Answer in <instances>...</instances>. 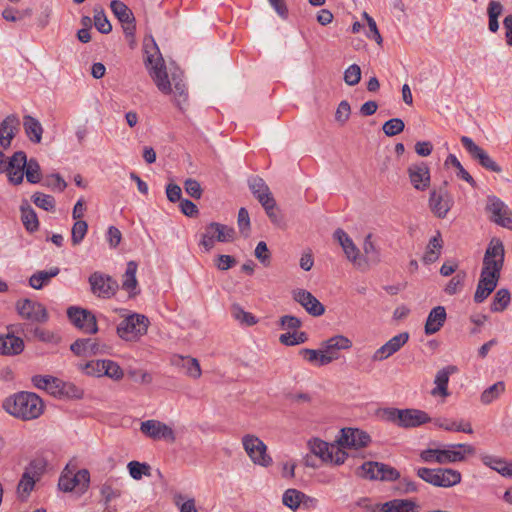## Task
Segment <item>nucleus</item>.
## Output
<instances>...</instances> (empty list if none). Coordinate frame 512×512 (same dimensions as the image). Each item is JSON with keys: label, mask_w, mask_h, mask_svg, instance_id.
<instances>
[{"label": "nucleus", "mask_w": 512, "mask_h": 512, "mask_svg": "<svg viewBox=\"0 0 512 512\" xmlns=\"http://www.w3.org/2000/svg\"><path fill=\"white\" fill-rule=\"evenodd\" d=\"M24 130L30 141L40 143L43 134L41 123L30 115L24 116L23 122Z\"/></svg>", "instance_id": "obj_35"}, {"label": "nucleus", "mask_w": 512, "mask_h": 512, "mask_svg": "<svg viewBox=\"0 0 512 512\" xmlns=\"http://www.w3.org/2000/svg\"><path fill=\"white\" fill-rule=\"evenodd\" d=\"M442 246L441 234L437 232V234L432 237L428 243L426 252L423 256V261L427 264L435 262L439 258Z\"/></svg>", "instance_id": "obj_40"}, {"label": "nucleus", "mask_w": 512, "mask_h": 512, "mask_svg": "<svg viewBox=\"0 0 512 512\" xmlns=\"http://www.w3.org/2000/svg\"><path fill=\"white\" fill-rule=\"evenodd\" d=\"M386 420L402 428H416L432 421L430 416L419 409H386Z\"/></svg>", "instance_id": "obj_5"}, {"label": "nucleus", "mask_w": 512, "mask_h": 512, "mask_svg": "<svg viewBox=\"0 0 512 512\" xmlns=\"http://www.w3.org/2000/svg\"><path fill=\"white\" fill-rule=\"evenodd\" d=\"M504 391L505 383L503 381H498L482 392L480 401L482 404L488 405L498 399Z\"/></svg>", "instance_id": "obj_43"}, {"label": "nucleus", "mask_w": 512, "mask_h": 512, "mask_svg": "<svg viewBox=\"0 0 512 512\" xmlns=\"http://www.w3.org/2000/svg\"><path fill=\"white\" fill-rule=\"evenodd\" d=\"M145 65L157 88L164 94H173L176 105L183 110L188 92L181 73L173 72L169 77L164 59L153 39L145 42Z\"/></svg>", "instance_id": "obj_1"}, {"label": "nucleus", "mask_w": 512, "mask_h": 512, "mask_svg": "<svg viewBox=\"0 0 512 512\" xmlns=\"http://www.w3.org/2000/svg\"><path fill=\"white\" fill-rule=\"evenodd\" d=\"M310 451L322 461L328 462V458H331L330 448L332 444H329L321 439L314 438L308 442Z\"/></svg>", "instance_id": "obj_42"}, {"label": "nucleus", "mask_w": 512, "mask_h": 512, "mask_svg": "<svg viewBox=\"0 0 512 512\" xmlns=\"http://www.w3.org/2000/svg\"><path fill=\"white\" fill-rule=\"evenodd\" d=\"M510 292L505 289H499L493 299L491 304V310L493 312H501L507 308L510 303Z\"/></svg>", "instance_id": "obj_52"}, {"label": "nucleus", "mask_w": 512, "mask_h": 512, "mask_svg": "<svg viewBox=\"0 0 512 512\" xmlns=\"http://www.w3.org/2000/svg\"><path fill=\"white\" fill-rule=\"evenodd\" d=\"M31 380L36 388L45 390L53 396L63 394V382L57 377L51 375H35Z\"/></svg>", "instance_id": "obj_26"}, {"label": "nucleus", "mask_w": 512, "mask_h": 512, "mask_svg": "<svg viewBox=\"0 0 512 512\" xmlns=\"http://www.w3.org/2000/svg\"><path fill=\"white\" fill-rule=\"evenodd\" d=\"M486 210L491 214V221L512 230V211L500 198L488 196Z\"/></svg>", "instance_id": "obj_11"}, {"label": "nucleus", "mask_w": 512, "mask_h": 512, "mask_svg": "<svg viewBox=\"0 0 512 512\" xmlns=\"http://www.w3.org/2000/svg\"><path fill=\"white\" fill-rule=\"evenodd\" d=\"M110 7L117 19L123 24L125 34L132 36L135 31V18L131 9L119 0L111 1Z\"/></svg>", "instance_id": "obj_21"}, {"label": "nucleus", "mask_w": 512, "mask_h": 512, "mask_svg": "<svg viewBox=\"0 0 512 512\" xmlns=\"http://www.w3.org/2000/svg\"><path fill=\"white\" fill-rule=\"evenodd\" d=\"M231 314L240 324L252 326L257 323V319L251 313L246 312L239 304L231 306Z\"/></svg>", "instance_id": "obj_48"}, {"label": "nucleus", "mask_w": 512, "mask_h": 512, "mask_svg": "<svg viewBox=\"0 0 512 512\" xmlns=\"http://www.w3.org/2000/svg\"><path fill=\"white\" fill-rule=\"evenodd\" d=\"M452 165L457 169V176L467 183H469L472 187L476 186V181L473 177L464 169L460 161L453 154H449L445 160V165Z\"/></svg>", "instance_id": "obj_51"}, {"label": "nucleus", "mask_w": 512, "mask_h": 512, "mask_svg": "<svg viewBox=\"0 0 512 512\" xmlns=\"http://www.w3.org/2000/svg\"><path fill=\"white\" fill-rule=\"evenodd\" d=\"M21 221L25 229L29 232H35L39 228V221L33 208L26 202L20 206Z\"/></svg>", "instance_id": "obj_39"}, {"label": "nucleus", "mask_w": 512, "mask_h": 512, "mask_svg": "<svg viewBox=\"0 0 512 512\" xmlns=\"http://www.w3.org/2000/svg\"><path fill=\"white\" fill-rule=\"evenodd\" d=\"M127 468L130 476L134 480H140L143 476H150L151 467L147 463H141L138 461H131L128 463Z\"/></svg>", "instance_id": "obj_53"}, {"label": "nucleus", "mask_w": 512, "mask_h": 512, "mask_svg": "<svg viewBox=\"0 0 512 512\" xmlns=\"http://www.w3.org/2000/svg\"><path fill=\"white\" fill-rule=\"evenodd\" d=\"M242 446L253 464L261 467L272 465V457L267 453V445L256 435L245 434L242 439Z\"/></svg>", "instance_id": "obj_8"}, {"label": "nucleus", "mask_w": 512, "mask_h": 512, "mask_svg": "<svg viewBox=\"0 0 512 512\" xmlns=\"http://www.w3.org/2000/svg\"><path fill=\"white\" fill-rule=\"evenodd\" d=\"M185 192L194 199H200L203 189L196 179L188 178L184 182Z\"/></svg>", "instance_id": "obj_63"}, {"label": "nucleus", "mask_w": 512, "mask_h": 512, "mask_svg": "<svg viewBox=\"0 0 512 512\" xmlns=\"http://www.w3.org/2000/svg\"><path fill=\"white\" fill-rule=\"evenodd\" d=\"M207 228L214 237V240L218 242H232L235 239V230L227 225L211 222L207 225Z\"/></svg>", "instance_id": "obj_34"}, {"label": "nucleus", "mask_w": 512, "mask_h": 512, "mask_svg": "<svg viewBox=\"0 0 512 512\" xmlns=\"http://www.w3.org/2000/svg\"><path fill=\"white\" fill-rule=\"evenodd\" d=\"M417 476L425 482L437 487H452L460 483L461 473L450 468H419Z\"/></svg>", "instance_id": "obj_7"}, {"label": "nucleus", "mask_w": 512, "mask_h": 512, "mask_svg": "<svg viewBox=\"0 0 512 512\" xmlns=\"http://www.w3.org/2000/svg\"><path fill=\"white\" fill-rule=\"evenodd\" d=\"M461 143L471 155V157L479 162V164L492 172L501 173V167L487 154V152L478 146L470 137L462 136Z\"/></svg>", "instance_id": "obj_14"}, {"label": "nucleus", "mask_w": 512, "mask_h": 512, "mask_svg": "<svg viewBox=\"0 0 512 512\" xmlns=\"http://www.w3.org/2000/svg\"><path fill=\"white\" fill-rule=\"evenodd\" d=\"M140 431L148 438L158 441L165 440L170 443L175 442V432L169 425L159 420H146L140 425Z\"/></svg>", "instance_id": "obj_12"}, {"label": "nucleus", "mask_w": 512, "mask_h": 512, "mask_svg": "<svg viewBox=\"0 0 512 512\" xmlns=\"http://www.w3.org/2000/svg\"><path fill=\"white\" fill-rule=\"evenodd\" d=\"M475 449L469 444H452L444 449H426L420 458L426 463L447 464L464 461L466 455H473Z\"/></svg>", "instance_id": "obj_4"}, {"label": "nucleus", "mask_w": 512, "mask_h": 512, "mask_svg": "<svg viewBox=\"0 0 512 512\" xmlns=\"http://www.w3.org/2000/svg\"><path fill=\"white\" fill-rule=\"evenodd\" d=\"M33 202L34 204L42 208L46 211L53 210L55 207V200L51 195L43 194V193H35L33 195Z\"/></svg>", "instance_id": "obj_59"}, {"label": "nucleus", "mask_w": 512, "mask_h": 512, "mask_svg": "<svg viewBox=\"0 0 512 512\" xmlns=\"http://www.w3.org/2000/svg\"><path fill=\"white\" fill-rule=\"evenodd\" d=\"M357 475L370 480H384V464L366 462L358 468Z\"/></svg>", "instance_id": "obj_37"}, {"label": "nucleus", "mask_w": 512, "mask_h": 512, "mask_svg": "<svg viewBox=\"0 0 512 512\" xmlns=\"http://www.w3.org/2000/svg\"><path fill=\"white\" fill-rule=\"evenodd\" d=\"M446 320V310L443 306L434 307L428 314L425 323V333L432 335L437 333L444 325Z\"/></svg>", "instance_id": "obj_29"}, {"label": "nucleus", "mask_w": 512, "mask_h": 512, "mask_svg": "<svg viewBox=\"0 0 512 512\" xmlns=\"http://www.w3.org/2000/svg\"><path fill=\"white\" fill-rule=\"evenodd\" d=\"M503 12V6L499 1L492 0L489 2L487 13L489 17V30L497 32L499 29L498 18Z\"/></svg>", "instance_id": "obj_44"}, {"label": "nucleus", "mask_w": 512, "mask_h": 512, "mask_svg": "<svg viewBox=\"0 0 512 512\" xmlns=\"http://www.w3.org/2000/svg\"><path fill=\"white\" fill-rule=\"evenodd\" d=\"M88 231V224L84 220H78L74 223L71 230V241L74 246L79 245Z\"/></svg>", "instance_id": "obj_55"}, {"label": "nucleus", "mask_w": 512, "mask_h": 512, "mask_svg": "<svg viewBox=\"0 0 512 512\" xmlns=\"http://www.w3.org/2000/svg\"><path fill=\"white\" fill-rule=\"evenodd\" d=\"M94 24L97 30L103 34H108L112 30V26L103 10H95Z\"/></svg>", "instance_id": "obj_60"}, {"label": "nucleus", "mask_w": 512, "mask_h": 512, "mask_svg": "<svg viewBox=\"0 0 512 512\" xmlns=\"http://www.w3.org/2000/svg\"><path fill=\"white\" fill-rule=\"evenodd\" d=\"M35 479L30 475L29 472L23 473L18 485H17V495L18 497L24 501L28 498L31 491L34 489Z\"/></svg>", "instance_id": "obj_46"}, {"label": "nucleus", "mask_w": 512, "mask_h": 512, "mask_svg": "<svg viewBox=\"0 0 512 512\" xmlns=\"http://www.w3.org/2000/svg\"><path fill=\"white\" fill-rule=\"evenodd\" d=\"M361 80V68L357 64L350 65L344 71V82L349 86L358 84Z\"/></svg>", "instance_id": "obj_58"}, {"label": "nucleus", "mask_w": 512, "mask_h": 512, "mask_svg": "<svg viewBox=\"0 0 512 512\" xmlns=\"http://www.w3.org/2000/svg\"><path fill=\"white\" fill-rule=\"evenodd\" d=\"M249 188L261 205L271 204V200L274 199L269 187L262 178L254 177L250 179Z\"/></svg>", "instance_id": "obj_31"}, {"label": "nucleus", "mask_w": 512, "mask_h": 512, "mask_svg": "<svg viewBox=\"0 0 512 512\" xmlns=\"http://www.w3.org/2000/svg\"><path fill=\"white\" fill-rule=\"evenodd\" d=\"M60 273L58 267H52L48 271H37L29 278V285L36 290L41 289L44 285H47L50 280Z\"/></svg>", "instance_id": "obj_38"}, {"label": "nucleus", "mask_w": 512, "mask_h": 512, "mask_svg": "<svg viewBox=\"0 0 512 512\" xmlns=\"http://www.w3.org/2000/svg\"><path fill=\"white\" fill-rule=\"evenodd\" d=\"M67 316L74 326L84 333H97L98 326L96 316L91 311L71 306L67 309Z\"/></svg>", "instance_id": "obj_10"}, {"label": "nucleus", "mask_w": 512, "mask_h": 512, "mask_svg": "<svg viewBox=\"0 0 512 512\" xmlns=\"http://www.w3.org/2000/svg\"><path fill=\"white\" fill-rule=\"evenodd\" d=\"M137 269V263L135 261H129L122 277V288L129 293L130 298H134L140 293L136 278Z\"/></svg>", "instance_id": "obj_28"}, {"label": "nucleus", "mask_w": 512, "mask_h": 512, "mask_svg": "<svg viewBox=\"0 0 512 512\" xmlns=\"http://www.w3.org/2000/svg\"><path fill=\"white\" fill-rule=\"evenodd\" d=\"M386 512H418V506L411 499H393L386 501Z\"/></svg>", "instance_id": "obj_41"}, {"label": "nucleus", "mask_w": 512, "mask_h": 512, "mask_svg": "<svg viewBox=\"0 0 512 512\" xmlns=\"http://www.w3.org/2000/svg\"><path fill=\"white\" fill-rule=\"evenodd\" d=\"M293 299L314 317L321 316L325 312L324 305L307 290H295L293 292Z\"/></svg>", "instance_id": "obj_20"}, {"label": "nucleus", "mask_w": 512, "mask_h": 512, "mask_svg": "<svg viewBox=\"0 0 512 512\" xmlns=\"http://www.w3.org/2000/svg\"><path fill=\"white\" fill-rule=\"evenodd\" d=\"M149 325L150 321L145 315L132 313L118 324L117 334L125 341H137L147 333Z\"/></svg>", "instance_id": "obj_6"}, {"label": "nucleus", "mask_w": 512, "mask_h": 512, "mask_svg": "<svg viewBox=\"0 0 512 512\" xmlns=\"http://www.w3.org/2000/svg\"><path fill=\"white\" fill-rule=\"evenodd\" d=\"M106 348L107 346L105 344H101L96 339L91 338L77 339L70 346L71 351L75 355L82 357L104 353Z\"/></svg>", "instance_id": "obj_22"}, {"label": "nucleus", "mask_w": 512, "mask_h": 512, "mask_svg": "<svg viewBox=\"0 0 512 512\" xmlns=\"http://www.w3.org/2000/svg\"><path fill=\"white\" fill-rule=\"evenodd\" d=\"M100 494L104 500V505L109 506V503L113 499L119 498L122 495V490L119 487L114 486L113 483L108 480L102 484Z\"/></svg>", "instance_id": "obj_50"}, {"label": "nucleus", "mask_w": 512, "mask_h": 512, "mask_svg": "<svg viewBox=\"0 0 512 512\" xmlns=\"http://www.w3.org/2000/svg\"><path fill=\"white\" fill-rule=\"evenodd\" d=\"M24 349V342L20 337L14 335H0V354L17 355Z\"/></svg>", "instance_id": "obj_30"}, {"label": "nucleus", "mask_w": 512, "mask_h": 512, "mask_svg": "<svg viewBox=\"0 0 512 512\" xmlns=\"http://www.w3.org/2000/svg\"><path fill=\"white\" fill-rule=\"evenodd\" d=\"M306 500L312 501L313 498L305 495L303 492L297 489H287L284 492L282 498L283 504L291 510H296L299 508L301 503L306 504Z\"/></svg>", "instance_id": "obj_36"}, {"label": "nucleus", "mask_w": 512, "mask_h": 512, "mask_svg": "<svg viewBox=\"0 0 512 512\" xmlns=\"http://www.w3.org/2000/svg\"><path fill=\"white\" fill-rule=\"evenodd\" d=\"M456 371L457 368L454 365H449L439 370L434 379L435 387L431 390L430 394L433 397H448L450 395L448 391L449 378Z\"/></svg>", "instance_id": "obj_25"}, {"label": "nucleus", "mask_w": 512, "mask_h": 512, "mask_svg": "<svg viewBox=\"0 0 512 512\" xmlns=\"http://www.w3.org/2000/svg\"><path fill=\"white\" fill-rule=\"evenodd\" d=\"M89 284L91 292L95 296L105 299L113 297L119 288L115 279L101 272L92 273L89 277Z\"/></svg>", "instance_id": "obj_9"}, {"label": "nucleus", "mask_w": 512, "mask_h": 512, "mask_svg": "<svg viewBox=\"0 0 512 512\" xmlns=\"http://www.w3.org/2000/svg\"><path fill=\"white\" fill-rule=\"evenodd\" d=\"M3 409L11 416L23 421L34 420L44 411L42 399L32 392H19L3 401Z\"/></svg>", "instance_id": "obj_3"}, {"label": "nucleus", "mask_w": 512, "mask_h": 512, "mask_svg": "<svg viewBox=\"0 0 512 512\" xmlns=\"http://www.w3.org/2000/svg\"><path fill=\"white\" fill-rule=\"evenodd\" d=\"M435 425L443 428L447 431H457L471 434L473 433V429L470 423H457L456 421L449 420L446 418H439L435 420Z\"/></svg>", "instance_id": "obj_45"}, {"label": "nucleus", "mask_w": 512, "mask_h": 512, "mask_svg": "<svg viewBox=\"0 0 512 512\" xmlns=\"http://www.w3.org/2000/svg\"><path fill=\"white\" fill-rule=\"evenodd\" d=\"M183 368L186 370V374L193 378L198 379L202 375L201 367L199 364V361L196 358L193 357H183Z\"/></svg>", "instance_id": "obj_56"}, {"label": "nucleus", "mask_w": 512, "mask_h": 512, "mask_svg": "<svg viewBox=\"0 0 512 512\" xmlns=\"http://www.w3.org/2000/svg\"><path fill=\"white\" fill-rule=\"evenodd\" d=\"M334 239L338 241L343 249L346 258L353 263V265L361 270L366 268V262L360 256V251L354 244L349 235L342 229H337L334 232Z\"/></svg>", "instance_id": "obj_16"}, {"label": "nucleus", "mask_w": 512, "mask_h": 512, "mask_svg": "<svg viewBox=\"0 0 512 512\" xmlns=\"http://www.w3.org/2000/svg\"><path fill=\"white\" fill-rule=\"evenodd\" d=\"M103 367H104V360H96V361H90L86 363L85 365L81 366V369L86 372V374L95 376V377H102L103 376Z\"/></svg>", "instance_id": "obj_64"}, {"label": "nucleus", "mask_w": 512, "mask_h": 512, "mask_svg": "<svg viewBox=\"0 0 512 512\" xmlns=\"http://www.w3.org/2000/svg\"><path fill=\"white\" fill-rule=\"evenodd\" d=\"M351 114L350 104L343 100L339 103L336 112H335V121L339 124V126L345 125L348 121Z\"/></svg>", "instance_id": "obj_61"}, {"label": "nucleus", "mask_w": 512, "mask_h": 512, "mask_svg": "<svg viewBox=\"0 0 512 512\" xmlns=\"http://www.w3.org/2000/svg\"><path fill=\"white\" fill-rule=\"evenodd\" d=\"M299 355L308 363L315 366H325L331 363V358L326 356L323 348L320 349H309L302 348L299 350Z\"/></svg>", "instance_id": "obj_33"}, {"label": "nucleus", "mask_w": 512, "mask_h": 512, "mask_svg": "<svg viewBox=\"0 0 512 512\" xmlns=\"http://www.w3.org/2000/svg\"><path fill=\"white\" fill-rule=\"evenodd\" d=\"M447 182L439 190H433L429 197L431 211L439 218H444L451 208V201L446 190Z\"/></svg>", "instance_id": "obj_19"}, {"label": "nucleus", "mask_w": 512, "mask_h": 512, "mask_svg": "<svg viewBox=\"0 0 512 512\" xmlns=\"http://www.w3.org/2000/svg\"><path fill=\"white\" fill-rule=\"evenodd\" d=\"M326 356L332 357L331 362L339 358V350H346L352 347L350 339L343 335L333 336L321 344Z\"/></svg>", "instance_id": "obj_27"}, {"label": "nucleus", "mask_w": 512, "mask_h": 512, "mask_svg": "<svg viewBox=\"0 0 512 512\" xmlns=\"http://www.w3.org/2000/svg\"><path fill=\"white\" fill-rule=\"evenodd\" d=\"M410 182L417 190L424 191L430 184V171L426 163L413 164L408 168Z\"/></svg>", "instance_id": "obj_24"}, {"label": "nucleus", "mask_w": 512, "mask_h": 512, "mask_svg": "<svg viewBox=\"0 0 512 512\" xmlns=\"http://www.w3.org/2000/svg\"><path fill=\"white\" fill-rule=\"evenodd\" d=\"M19 315L33 322L44 323L48 320L46 308L39 302L30 299H21L16 302Z\"/></svg>", "instance_id": "obj_15"}, {"label": "nucleus", "mask_w": 512, "mask_h": 512, "mask_svg": "<svg viewBox=\"0 0 512 512\" xmlns=\"http://www.w3.org/2000/svg\"><path fill=\"white\" fill-rule=\"evenodd\" d=\"M90 483V473L87 469H81L75 474L65 472L60 476L58 486L64 492H70L78 489L80 493H84Z\"/></svg>", "instance_id": "obj_13"}, {"label": "nucleus", "mask_w": 512, "mask_h": 512, "mask_svg": "<svg viewBox=\"0 0 512 512\" xmlns=\"http://www.w3.org/2000/svg\"><path fill=\"white\" fill-rule=\"evenodd\" d=\"M415 490V485L413 482L408 481L403 478L398 480V482H392L389 486H386V492L389 491L387 496L392 495H401Z\"/></svg>", "instance_id": "obj_49"}, {"label": "nucleus", "mask_w": 512, "mask_h": 512, "mask_svg": "<svg viewBox=\"0 0 512 512\" xmlns=\"http://www.w3.org/2000/svg\"><path fill=\"white\" fill-rule=\"evenodd\" d=\"M20 129V119L17 115H8L0 124V146L7 149L11 145L12 139Z\"/></svg>", "instance_id": "obj_23"}, {"label": "nucleus", "mask_w": 512, "mask_h": 512, "mask_svg": "<svg viewBox=\"0 0 512 512\" xmlns=\"http://www.w3.org/2000/svg\"><path fill=\"white\" fill-rule=\"evenodd\" d=\"M505 249L499 238H492L486 248L474 301L481 303L494 291L504 265Z\"/></svg>", "instance_id": "obj_2"}, {"label": "nucleus", "mask_w": 512, "mask_h": 512, "mask_svg": "<svg viewBox=\"0 0 512 512\" xmlns=\"http://www.w3.org/2000/svg\"><path fill=\"white\" fill-rule=\"evenodd\" d=\"M24 170V175L29 183L36 184L41 180V169L36 159L27 160Z\"/></svg>", "instance_id": "obj_54"}, {"label": "nucleus", "mask_w": 512, "mask_h": 512, "mask_svg": "<svg viewBox=\"0 0 512 512\" xmlns=\"http://www.w3.org/2000/svg\"><path fill=\"white\" fill-rule=\"evenodd\" d=\"M481 460L484 465L497 471L500 475L512 478V462L493 455H483Z\"/></svg>", "instance_id": "obj_32"}, {"label": "nucleus", "mask_w": 512, "mask_h": 512, "mask_svg": "<svg viewBox=\"0 0 512 512\" xmlns=\"http://www.w3.org/2000/svg\"><path fill=\"white\" fill-rule=\"evenodd\" d=\"M409 340L408 332H401L386 341V358L398 352Z\"/></svg>", "instance_id": "obj_47"}, {"label": "nucleus", "mask_w": 512, "mask_h": 512, "mask_svg": "<svg viewBox=\"0 0 512 512\" xmlns=\"http://www.w3.org/2000/svg\"><path fill=\"white\" fill-rule=\"evenodd\" d=\"M466 279V272L460 271L458 272L452 279L449 281L445 288V292L449 295L456 294L460 288L463 286L464 281Z\"/></svg>", "instance_id": "obj_62"}, {"label": "nucleus", "mask_w": 512, "mask_h": 512, "mask_svg": "<svg viewBox=\"0 0 512 512\" xmlns=\"http://www.w3.org/2000/svg\"><path fill=\"white\" fill-rule=\"evenodd\" d=\"M103 376H107L113 380H121L124 376L122 368L112 360H104Z\"/></svg>", "instance_id": "obj_57"}, {"label": "nucleus", "mask_w": 512, "mask_h": 512, "mask_svg": "<svg viewBox=\"0 0 512 512\" xmlns=\"http://www.w3.org/2000/svg\"><path fill=\"white\" fill-rule=\"evenodd\" d=\"M369 440V435L360 429L343 428L337 443L342 447L359 449L365 447Z\"/></svg>", "instance_id": "obj_18"}, {"label": "nucleus", "mask_w": 512, "mask_h": 512, "mask_svg": "<svg viewBox=\"0 0 512 512\" xmlns=\"http://www.w3.org/2000/svg\"><path fill=\"white\" fill-rule=\"evenodd\" d=\"M26 164L27 156L23 151L15 152L9 159L8 163H5L4 171L7 173L10 183L19 185L23 182Z\"/></svg>", "instance_id": "obj_17"}]
</instances>
